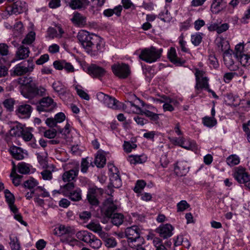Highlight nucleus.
I'll use <instances>...</instances> for the list:
<instances>
[{
	"instance_id": "37",
	"label": "nucleus",
	"mask_w": 250,
	"mask_h": 250,
	"mask_svg": "<svg viewBox=\"0 0 250 250\" xmlns=\"http://www.w3.org/2000/svg\"><path fill=\"white\" fill-rule=\"evenodd\" d=\"M87 228L91 231L101 234L103 232L102 227L99 223L91 222L86 226Z\"/></svg>"
},
{
	"instance_id": "6",
	"label": "nucleus",
	"mask_w": 250,
	"mask_h": 250,
	"mask_svg": "<svg viewBox=\"0 0 250 250\" xmlns=\"http://www.w3.org/2000/svg\"><path fill=\"white\" fill-rule=\"evenodd\" d=\"M117 208V206L112 203L105 210L104 214L107 217L111 218V222L113 225L119 226L123 223L124 217L121 213H113Z\"/></svg>"
},
{
	"instance_id": "3",
	"label": "nucleus",
	"mask_w": 250,
	"mask_h": 250,
	"mask_svg": "<svg viewBox=\"0 0 250 250\" xmlns=\"http://www.w3.org/2000/svg\"><path fill=\"white\" fill-rule=\"evenodd\" d=\"M162 49H157L155 47L146 48L143 49L139 55V58L147 63L156 62L160 58Z\"/></svg>"
},
{
	"instance_id": "7",
	"label": "nucleus",
	"mask_w": 250,
	"mask_h": 250,
	"mask_svg": "<svg viewBox=\"0 0 250 250\" xmlns=\"http://www.w3.org/2000/svg\"><path fill=\"white\" fill-rule=\"evenodd\" d=\"M97 99L103 103L105 106L113 109H119L121 108L122 104L115 98L104 94L102 92H99L97 94Z\"/></svg>"
},
{
	"instance_id": "63",
	"label": "nucleus",
	"mask_w": 250,
	"mask_h": 250,
	"mask_svg": "<svg viewBox=\"0 0 250 250\" xmlns=\"http://www.w3.org/2000/svg\"><path fill=\"white\" fill-rule=\"evenodd\" d=\"M101 245L102 242L98 238L95 239V240L92 242V243L89 245L90 247L95 250L99 249L101 247Z\"/></svg>"
},
{
	"instance_id": "8",
	"label": "nucleus",
	"mask_w": 250,
	"mask_h": 250,
	"mask_svg": "<svg viewBox=\"0 0 250 250\" xmlns=\"http://www.w3.org/2000/svg\"><path fill=\"white\" fill-rule=\"evenodd\" d=\"M35 64L32 59L27 61H23L17 64L14 68V74L17 76H21L32 72L34 69Z\"/></svg>"
},
{
	"instance_id": "35",
	"label": "nucleus",
	"mask_w": 250,
	"mask_h": 250,
	"mask_svg": "<svg viewBox=\"0 0 250 250\" xmlns=\"http://www.w3.org/2000/svg\"><path fill=\"white\" fill-rule=\"evenodd\" d=\"M59 233L60 234V237L63 235L68 234H74V229L70 227H65L64 225H60L58 227Z\"/></svg>"
},
{
	"instance_id": "18",
	"label": "nucleus",
	"mask_w": 250,
	"mask_h": 250,
	"mask_svg": "<svg viewBox=\"0 0 250 250\" xmlns=\"http://www.w3.org/2000/svg\"><path fill=\"white\" fill-rule=\"evenodd\" d=\"M189 167L185 161L178 162L174 167V172L178 176H183L188 172Z\"/></svg>"
},
{
	"instance_id": "27",
	"label": "nucleus",
	"mask_w": 250,
	"mask_h": 250,
	"mask_svg": "<svg viewBox=\"0 0 250 250\" xmlns=\"http://www.w3.org/2000/svg\"><path fill=\"white\" fill-rule=\"evenodd\" d=\"M110 184L113 188H119L122 185V181L117 173H112L110 176Z\"/></svg>"
},
{
	"instance_id": "11",
	"label": "nucleus",
	"mask_w": 250,
	"mask_h": 250,
	"mask_svg": "<svg viewBox=\"0 0 250 250\" xmlns=\"http://www.w3.org/2000/svg\"><path fill=\"white\" fill-rule=\"evenodd\" d=\"M204 72L203 71L196 70L195 74L196 77L195 88L198 91L203 89L207 90L209 88L208 79L207 77H204Z\"/></svg>"
},
{
	"instance_id": "58",
	"label": "nucleus",
	"mask_w": 250,
	"mask_h": 250,
	"mask_svg": "<svg viewBox=\"0 0 250 250\" xmlns=\"http://www.w3.org/2000/svg\"><path fill=\"white\" fill-rule=\"evenodd\" d=\"M81 170L83 173H86L89 167V162L87 161L86 159L83 158L81 162Z\"/></svg>"
},
{
	"instance_id": "51",
	"label": "nucleus",
	"mask_w": 250,
	"mask_h": 250,
	"mask_svg": "<svg viewBox=\"0 0 250 250\" xmlns=\"http://www.w3.org/2000/svg\"><path fill=\"white\" fill-rule=\"evenodd\" d=\"M189 207V205L185 200H182L177 205V211H183Z\"/></svg>"
},
{
	"instance_id": "57",
	"label": "nucleus",
	"mask_w": 250,
	"mask_h": 250,
	"mask_svg": "<svg viewBox=\"0 0 250 250\" xmlns=\"http://www.w3.org/2000/svg\"><path fill=\"white\" fill-rule=\"evenodd\" d=\"M105 246L108 248H114L117 246V242L113 237L107 238L105 240Z\"/></svg>"
},
{
	"instance_id": "59",
	"label": "nucleus",
	"mask_w": 250,
	"mask_h": 250,
	"mask_svg": "<svg viewBox=\"0 0 250 250\" xmlns=\"http://www.w3.org/2000/svg\"><path fill=\"white\" fill-rule=\"evenodd\" d=\"M48 60L49 55L47 54H45L41 56L40 58L36 61V63L38 65H42L47 62Z\"/></svg>"
},
{
	"instance_id": "64",
	"label": "nucleus",
	"mask_w": 250,
	"mask_h": 250,
	"mask_svg": "<svg viewBox=\"0 0 250 250\" xmlns=\"http://www.w3.org/2000/svg\"><path fill=\"white\" fill-rule=\"evenodd\" d=\"M41 174L44 180H49L52 178V172L48 170H44L41 172Z\"/></svg>"
},
{
	"instance_id": "55",
	"label": "nucleus",
	"mask_w": 250,
	"mask_h": 250,
	"mask_svg": "<svg viewBox=\"0 0 250 250\" xmlns=\"http://www.w3.org/2000/svg\"><path fill=\"white\" fill-rule=\"evenodd\" d=\"M57 135V131L54 129H49L44 132V136L49 139H53Z\"/></svg>"
},
{
	"instance_id": "40",
	"label": "nucleus",
	"mask_w": 250,
	"mask_h": 250,
	"mask_svg": "<svg viewBox=\"0 0 250 250\" xmlns=\"http://www.w3.org/2000/svg\"><path fill=\"white\" fill-rule=\"evenodd\" d=\"M202 122L204 125L212 127L217 124V120L214 117L206 116L202 119Z\"/></svg>"
},
{
	"instance_id": "34",
	"label": "nucleus",
	"mask_w": 250,
	"mask_h": 250,
	"mask_svg": "<svg viewBox=\"0 0 250 250\" xmlns=\"http://www.w3.org/2000/svg\"><path fill=\"white\" fill-rule=\"evenodd\" d=\"M245 50L244 42H240L236 45L233 53L236 58L239 57L246 53L244 52Z\"/></svg>"
},
{
	"instance_id": "23",
	"label": "nucleus",
	"mask_w": 250,
	"mask_h": 250,
	"mask_svg": "<svg viewBox=\"0 0 250 250\" xmlns=\"http://www.w3.org/2000/svg\"><path fill=\"white\" fill-rule=\"evenodd\" d=\"M9 151L12 157L17 160H22L24 157V152L20 147L13 146L10 147Z\"/></svg>"
},
{
	"instance_id": "2",
	"label": "nucleus",
	"mask_w": 250,
	"mask_h": 250,
	"mask_svg": "<svg viewBox=\"0 0 250 250\" xmlns=\"http://www.w3.org/2000/svg\"><path fill=\"white\" fill-rule=\"evenodd\" d=\"M21 93L25 98L32 99L35 98L43 97L46 95V89L35 83H29L23 86Z\"/></svg>"
},
{
	"instance_id": "62",
	"label": "nucleus",
	"mask_w": 250,
	"mask_h": 250,
	"mask_svg": "<svg viewBox=\"0 0 250 250\" xmlns=\"http://www.w3.org/2000/svg\"><path fill=\"white\" fill-rule=\"evenodd\" d=\"M10 246L12 250H20V244L18 242V240L16 238H12L10 237Z\"/></svg>"
},
{
	"instance_id": "24",
	"label": "nucleus",
	"mask_w": 250,
	"mask_h": 250,
	"mask_svg": "<svg viewBox=\"0 0 250 250\" xmlns=\"http://www.w3.org/2000/svg\"><path fill=\"white\" fill-rule=\"evenodd\" d=\"M30 53L28 47H25L23 45L20 46L16 53L17 60H23L27 58Z\"/></svg>"
},
{
	"instance_id": "60",
	"label": "nucleus",
	"mask_w": 250,
	"mask_h": 250,
	"mask_svg": "<svg viewBox=\"0 0 250 250\" xmlns=\"http://www.w3.org/2000/svg\"><path fill=\"white\" fill-rule=\"evenodd\" d=\"M8 46L5 43H0V55L5 56L8 54Z\"/></svg>"
},
{
	"instance_id": "28",
	"label": "nucleus",
	"mask_w": 250,
	"mask_h": 250,
	"mask_svg": "<svg viewBox=\"0 0 250 250\" xmlns=\"http://www.w3.org/2000/svg\"><path fill=\"white\" fill-rule=\"evenodd\" d=\"M141 112V114L145 115L146 116L149 118L152 122H154L155 123H157L158 122L159 114L155 113L153 111L146 109H142Z\"/></svg>"
},
{
	"instance_id": "53",
	"label": "nucleus",
	"mask_w": 250,
	"mask_h": 250,
	"mask_svg": "<svg viewBox=\"0 0 250 250\" xmlns=\"http://www.w3.org/2000/svg\"><path fill=\"white\" fill-rule=\"evenodd\" d=\"M208 61L210 66H212L214 68H218V62L216 57L213 54H210L209 56Z\"/></svg>"
},
{
	"instance_id": "5",
	"label": "nucleus",
	"mask_w": 250,
	"mask_h": 250,
	"mask_svg": "<svg viewBox=\"0 0 250 250\" xmlns=\"http://www.w3.org/2000/svg\"><path fill=\"white\" fill-rule=\"evenodd\" d=\"M56 107V103L49 96L42 97L36 104V109L40 113L51 112Z\"/></svg>"
},
{
	"instance_id": "38",
	"label": "nucleus",
	"mask_w": 250,
	"mask_h": 250,
	"mask_svg": "<svg viewBox=\"0 0 250 250\" xmlns=\"http://www.w3.org/2000/svg\"><path fill=\"white\" fill-rule=\"evenodd\" d=\"M39 183L38 181L33 178H30L29 179L25 181L23 183V187L30 190L34 189L35 187H38Z\"/></svg>"
},
{
	"instance_id": "12",
	"label": "nucleus",
	"mask_w": 250,
	"mask_h": 250,
	"mask_svg": "<svg viewBox=\"0 0 250 250\" xmlns=\"http://www.w3.org/2000/svg\"><path fill=\"white\" fill-rule=\"evenodd\" d=\"M71 168L63 173L62 176V180L64 182H70L74 180L78 175L80 166L78 162H74L72 164Z\"/></svg>"
},
{
	"instance_id": "17",
	"label": "nucleus",
	"mask_w": 250,
	"mask_h": 250,
	"mask_svg": "<svg viewBox=\"0 0 250 250\" xmlns=\"http://www.w3.org/2000/svg\"><path fill=\"white\" fill-rule=\"evenodd\" d=\"M173 227L169 224H166L160 226L157 229V232L164 239L170 237L172 235Z\"/></svg>"
},
{
	"instance_id": "41",
	"label": "nucleus",
	"mask_w": 250,
	"mask_h": 250,
	"mask_svg": "<svg viewBox=\"0 0 250 250\" xmlns=\"http://www.w3.org/2000/svg\"><path fill=\"white\" fill-rule=\"evenodd\" d=\"M106 159L102 154H98L95 159V164L98 167H103L105 165Z\"/></svg>"
},
{
	"instance_id": "4",
	"label": "nucleus",
	"mask_w": 250,
	"mask_h": 250,
	"mask_svg": "<svg viewBox=\"0 0 250 250\" xmlns=\"http://www.w3.org/2000/svg\"><path fill=\"white\" fill-rule=\"evenodd\" d=\"M63 192L64 195L72 201H79L82 199L81 189L78 187H75L73 182L68 183L63 186Z\"/></svg>"
},
{
	"instance_id": "61",
	"label": "nucleus",
	"mask_w": 250,
	"mask_h": 250,
	"mask_svg": "<svg viewBox=\"0 0 250 250\" xmlns=\"http://www.w3.org/2000/svg\"><path fill=\"white\" fill-rule=\"evenodd\" d=\"M77 93L78 95L82 99L88 101L89 100V96L87 93H86L83 90L79 89L77 87L76 88Z\"/></svg>"
},
{
	"instance_id": "48",
	"label": "nucleus",
	"mask_w": 250,
	"mask_h": 250,
	"mask_svg": "<svg viewBox=\"0 0 250 250\" xmlns=\"http://www.w3.org/2000/svg\"><path fill=\"white\" fill-rule=\"evenodd\" d=\"M146 185V183L144 180H138L137 181L133 190L136 193H140Z\"/></svg>"
},
{
	"instance_id": "31",
	"label": "nucleus",
	"mask_w": 250,
	"mask_h": 250,
	"mask_svg": "<svg viewBox=\"0 0 250 250\" xmlns=\"http://www.w3.org/2000/svg\"><path fill=\"white\" fill-rule=\"evenodd\" d=\"M146 157L144 155H134L130 156L129 157L128 161L131 164H136L144 163L146 161Z\"/></svg>"
},
{
	"instance_id": "47",
	"label": "nucleus",
	"mask_w": 250,
	"mask_h": 250,
	"mask_svg": "<svg viewBox=\"0 0 250 250\" xmlns=\"http://www.w3.org/2000/svg\"><path fill=\"white\" fill-rule=\"evenodd\" d=\"M35 196H41L42 197H48L49 196V193L45 191L42 187L38 186L35 188Z\"/></svg>"
},
{
	"instance_id": "22",
	"label": "nucleus",
	"mask_w": 250,
	"mask_h": 250,
	"mask_svg": "<svg viewBox=\"0 0 250 250\" xmlns=\"http://www.w3.org/2000/svg\"><path fill=\"white\" fill-rule=\"evenodd\" d=\"M232 52H228L223 53V60L226 66L231 70H235L237 66L234 64V62L232 59Z\"/></svg>"
},
{
	"instance_id": "46",
	"label": "nucleus",
	"mask_w": 250,
	"mask_h": 250,
	"mask_svg": "<svg viewBox=\"0 0 250 250\" xmlns=\"http://www.w3.org/2000/svg\"><path fill=\"white\" fill-rule=\"evenodd\" d=\"M248 55L245 53L236 59L242 65L247 66L250 64V56Z\"/></svg>"
},
{
	"instance_id": "50",
	"label": "nucleus",
	"mask_w": 250,
	"mask_h": 250,
	"mask_svg": "<svg viewBox=\"0 0 250 250\" xmlns=\"http://www.w3.org/2000/svg\"><path fill=\"white\" fill-rule=\"evenodd\" d=\"M15 101L12 99H7L4 101L3 104L4 106L9 111L13 110Z\"/></svg>"
},
{
	"instance_id": "26",
	"label": "nucleus",
	"mask_w": 250,
	"mask_h": 250,
	"mask_svg": "<svg viewBox=\"0 0 250 250\" xmlns=\"http://www.w3.org/2000/svg\"><path fill=\"white\" fill-rule=\"evenodd\" d=\"M74 234H68L63 235L60 237V241L62 243L67 244L69 245L74 247L78 244V240L72 237Z\"/></svg>"
},
{
	"instance_id": "13",
	"label": "nucleus",
	"mask_w": 250,
	"mask_h": 250,
	"mask_svg": "<svg viewBox=\"0 0 250 250\" xmlns=\"http://www.w3.org/2000/svg\"><path fill=\"white\" fill-rule=\"evenodd\" d=\"M86 72L92 77L98 79L103 77L105 73L104 68L95 64H91L88 66Z\"/></svg>"
},
{
	"instance_id": "9",
	"label": "nucleus",
	"mask_w": 250,
	"mask_h": 250,
	"mask_svg": "<svg viewBox=\"0 0 250 250\" xmlns=\"http://www.w3.org/2000/svg\"><path fill=\"white\" fill-rule=\"evenodd\" d=\"M232 175L239 183L244 184L246 187L250 189V176L245 168L241 167L234 168Z\"/></svg>"
},
{
	"instance_id": "33",
	"label": "nucleus",
	"mask_w": 250,
	"mask_h": 250,
	"mask_svg": "<svg viewBox=\"0 0 250 250\" xmlns=\"http://www.w3.org/2000/svg\"><path fill=\"white\" fill-rule=\"evenodd\" d=\"M71 21L74 23L80 25L85 22V18L80 13L75 12L73 18L71 19Z\"/></svg>"
},
{
	"instance_id": "20",
	"label": "nucleus",
	"mask_w": 250,
	"mask_h": 250,
	"mask_svg": "<svg viewBox=\"0 0 250 250\" xmlns=\"http://www.w3.org/2000/svg\"><path fill=\"white\" fill-rule=\"evenodd\" d=\"M168 58L170 61L177 65H182L186 62L183 59L178 58L175 48L171 47L168 52Z\"/></svg>"
},
{
	"instance_id": "14",
	"label": "nucleus",
	"mask_w": 250,
	"mask_h": 250,
	"mask_svg": "<svg viewBox=\"0 0 250 250\" xmlns=\"http://www.w3.org/2000/svg\"><path fill=\"white\" fill-rule=\"evenodd\" d=\"M26 9V3L18 0L7 7V11L10 14H19Z\"/></svg>"
},
{
	"instance_id": "15",
	"label": "nucleus",
	"mask_w": 250,
	"mask_h": 250,
	"mask_svg": "<svg viewBox=\"0 0 250 250\" xmlns=\"http://www.w3.org/2000/svg\"><path fill=\"white\" fill-rule=\"evenodd\" d=\"M32 111V108L30 105L22 104L18 106L16 112L20 118L26 119L30 117Z\"/></svg>"
},
{
	"instance_id": "49",
	"label": "nucleus",
	"mask_w": 250,
	"mask_h": 250,
	"mask_svg": "<svg viewBox=\"0 0 250 250\" xmlns=\"http://www.w3.org/2000/svg\"><path fill=\"white\" fill-rule=\"evenodd\" d=\"M31 128L23 129V132H22L21 135L22 136L23 140H25V141H29L32 138L33 136L31 132Z\"/></svg>"
},
{
	"instance_id": "52",
	"label": "nucleus",
	"mask_w": 250,
	"mask_h": 250,
	"mask_svg": "<svg viewBox=\"0 0 250 250\" xmlns=\"http://www.w3.org/2000/svg\"><path fill=\"white\" fill-rule=\"evenodd\" d=\"M5 197L6 201L8 204H12L15 202V197L9 190L5 189L4 190Z\"/></svg>"
},
{
	"instance_id": "16",
	"label": "nucleus",
	"mask_w": 250,
	"mask_h": 250,
	"mask_svg": "<svg viewBox=\"0 0 250 250\" xmlns=\"http://www.w3.org/2000/svg\"><path fill=\"white\" fill-rule=\"evenodd\" d=\"M140 229L136 226L127 228L125 230V234L130 242L136 241L140 238Z\"/></svg>"
},
{
	"instance_id": "29",
	"label": "nucleus",
	"mask_w": 250,
	"mask_h": 250,
	"mask_svg": "<svg viewBox=\"0 0 250 250\" xmlns=\"http://www.w3.org/2000/svg\"><path fill=\"white\" fill-rule=\"evenodd\" d=\"M54 90L59 95H64L66 93L65 86L60 81L55 82L52 84Z\"/></svg>"
},
{
	"instance_id": "42",
	"label": "nucleus",
	"mask_w": 250,
	"mask_h": 250,
	"mask_svg": "<svg viewBox=\"0 0 250 250\" xmlns=\"http://www.w3.org/2000/svg\"><path fill=\"white\" fill-rule=\"evenodd\" d=\"M226 162L229 166L233 167L240 163V159L236 155H231L227 158Z\"/></svg>"
},
{
	"instance_id": "19",
	"label": "nucleus",
	"mask_w": 250,
	"mask_h": 250,
	"mask_svg": "<svg viewBox=\"0 0 250 250\" xmlns=\"http://www.w3.org/2000/svg\"><path fill=\"white\" fill-rule=\"evenodd\" d=\"M90 2L89 0H71L69 6L73 10H85Z\"/></svg>"
},
{
	"instance_id": "39",
	"label": "nucleus",
	"mask_w": 250,
	"mask_h": 250,
	"mask_svg": "<svg viewBox=\"0 0 250 250\" xmlns=\"http://www.w3.org/2000/svg\"><path fill=\"white\" fill-rule=\"evenodd\" d=\"M221 46V50L224 53L228 52H232L230 49V45L229 41L225 39H222L220 37V47Z\"/></svg>"
},
{
	"instance_id": "45",
	"label": "nucleus",
	"mask_w": 250,
	"mask_h": 250,
	"mask_svg": "<svg viewBox=\"0 0 250 250\" xmlns=\"http://www.w3.org/2000/svg\"><path fill=\"white\" fill-rule=\"evenodd\" d=\"M203 34L201 33H196V34L191 35V41L193 44L195 46H198L201 42L202 40Z\"/></svg>"
},
{
	"instance_id": "21",
	"label": "nucleus",
	"mask_w": 250,
	"mask_h": 250,
	"mask_svg": "<svg viewBox=\"0 0 250 250\" xmlns=\"http://www.w3.org/2000/svg\"><path fill=\"white\" fill-rule=\"evenodd\" d=\"M97 189L95 188H89L88 190L87 193V200L88 203L95 206H98L99 204V201L97 198Z\"/></svg>"
},
{
	"instance_id": "1",
	"label": "nucleus",
	"mask_w": 250,
	"mask_h": 250,
	"mask_svg": "<svg viewBox=\"0 0 250 250\" xmlns=\"http://www.w3.org/2000/svg\"><path fill=\"white\" fill-rule=\"evenodd\" d=\"M77 39L85 51L91 56H96L102 52L104 44L100 37L82 30L79 32Z\"/></svg>"
},
{
	"instance_id": "32",
	"label": "nucleus",
	"mask_w": 250,
	"mask_h": 250,
	"mask_svg": "<svg viewBox=\"0 0 250 250\" xmlns=\"http://www.w3.org/2000/svg\"><path fill=\"white\" fill-rule=\"evenodd\" d=\"M12 164L13 165V167L12 171L10 174V176H11V177H13V176H14V175H15L14 177L12 179V182L15 186H18L19 185H20V184L21 183V178L22 177V176L16 173V172H15V167H16L15 164L14 162H12Z\"/></svg>"
},
{
	"instance_id": "43",
	"label": "nucleus",
	"mask_w": 250,
	"mask_h": 250,
	"mask_svg": "<svg viewBox=\"0 0 250 250\" xmlns=\"http://www.w3.org/2000/svg\"><path fill=\"white\" fill-rule=\"evenodd\" d=\"M181 146L186 149L190 150L195 147V143L194 141L190 139L186 140L183 137V140Z\"/></svg>"
},
{
	"instance_id": "56",
	"label": "nucleus",
	"mask_w": 250,
	"mask_h": 250,
	"mask_svg": "<svg viewBox=\"0 0 250 250\" xmlns=\"http://www.w3.org/2000/svg\"><path fill=\"white\" fill-rule=\"evenodd\" d=\"M18 171L21 174H27L30 172V169L25 164L21 163L19 166Z\"/></svg>"
},
{
	"instance_id": "44",
	"label": "nucleus",
	"mask_w": 250,
	"mask_h": 250,
	"mask_svg": "<svg viewBox=\"0 0 250 250\" xmlns=\"http://www.w3.org/2000/svg\"><path fill=\"white\" fill-rule=\"evenodd\" d=\"M36 34L33 31L30 32L22 40V43L31 44L35 40Z\"/></svg>"
},
{
	"instance_id": "10",
	"label": "nucleus",
	"mask_w": 250,
	"mask_h": 250,
	"mask_svg": "<svg viewBox=\"0 0 250 250\" xmlns=\"http://www.w3.org/2000/svg\"><path fill=\"white\" fill-rule=\"evenodd\" d=\"M113 73L121 79L127 78L130 73L128 65L125 63H116L111 66Z\"/></svg>"
},
{
	"instance_id": "25",
	"label": "nucleus",
	"mask_w": 250,
	"mask_h": 250,
	"mask_svg": "<svg viewBox=\"0 0 250 250\" xmlns=\"http://www.w3.org/2000/svg\"><path fill=\"white\" fill-rule=\"evenodd\" d=\"M91 1L92 4L89 7V11L93 14L99 11L105 2V0H91Z\"/></svg>"
},
{
	"instance_id": "30",
	"label": "nucleus",
	"mask_w": 250,
	"mask_h": 250,
	"mask_svg": "<svg viewBox=\"0 0 250 250\" xmlns=\"http://www.w3.org/2000/svg\"><path fill=\"white\" fill-rule=\"evenodd\" d=\"M23 129L21 124H17L10 129L9 134L11 136H20L23 132Z\"/></svg>"
},
{
	"instance_id": "36",
	"label": "nucleus",
	"mask_w": 250,
	"mask_h": 250,
	"mask_svg": "<svg viewBox=\"0 0 250 250\" xmlns=\"http://www.w3.org/2000/svg\"><path fill=\"white\" fill-rule=\"evenodd\" d=\"M90 234L91 232L86 230H81L77 232L76 236L79 240L86 243L87 240H89L88 239L90 238L89 237Z\"/></svg>"
},
{
	"instance_id": "54",
	"label": "nucleus",
	"mask_w": 250,
	"mask_h": 250,
	"mask_svg": "<svg viewBox=\"0 0 250 250\" xmlns=\"http://www.w3.org/2000/svg\"><path fill=\"white\" fill-rule=\"evenodd\" d=\"M210 10L212 14L219 13V0H213L210 6Z\"/></svg>"
}]
</instances>
